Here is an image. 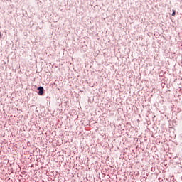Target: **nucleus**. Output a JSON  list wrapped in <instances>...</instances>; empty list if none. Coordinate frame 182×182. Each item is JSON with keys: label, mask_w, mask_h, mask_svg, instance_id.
<instances>
[{"label": "nucleus", "mask_w": 182, "mask_h": 182, "mask_svg": "<svg viewBox=\"0 0 182 182\" xmlns=\"http://www.w3.org/2000/svg\"><path fill=\"white\" fill-rule=\"evenodd\" d=\"M38 95L39 96H42V95H43V87H39L38 88Z\"/></svg>", "instance_id": "f257e3e1"}, {"label": "nucleus", "mask_w": 182, "mask_h": 182, "mask_svg": "<svg viewBox=\"0 0 182 182\" xmlns=\"http://www.w3.org/2000/svg\"><path fill=\"white\" fill-rule=\"evenodd\" d=\"M172 16H176V10H173Z\"/></svg>", "instance_id": "f03ea898"}]
</instances>
